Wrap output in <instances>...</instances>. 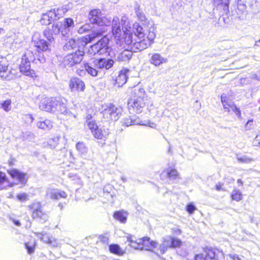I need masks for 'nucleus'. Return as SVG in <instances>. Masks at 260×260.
I'll return each mask as SVG.
<instances>
[{"label": "nucleus", "instance_id": "5", "mask_svg": "<svg viewBox=\"0 0 260 260\" xmlns=\"http://www.w3.org/2000/svg\"><path fill=\"white\" fill-rule=\"evenodd\" d=\"M68 11V9L64 7L52 9L42 15L40 22L42 25H49L62 17Z\"/></svg>", "mask_w": 260, "mask_h": 260}, {"label": "nucleus", "instance_id": "34", "mask_svg": "<svg viewBox=\"0 0 260 260\" xmlns=\"http://www.w3.org/2000/svg\"><path fill=\"white\" fill-rule=\"evenodd\" d=\"M37 126L42 129L47 130L51 128V125L48 121H39L37 123Z\"/></svg>", "mask_w": 260, "mask_h": 260}, {"label": "nucleus", "instance_id": "19", "mask_svg": "<svg viewBox=\"0 0 260 260\" xmlns=\"http://www.w3.org/2000/svg\"><path fill=\"white\" fill-rule=\"evenodd\" d=\"M49 42L44 39H40L35 41V47L38 53L50 51L51 50V43L54 41V38L48 39Z\"/></svg>", "mask_w": 260, "mask_h": 260}, {"label": "nucleus", "instance_id": "60", "mask_svg": "<svg viewBox=\"0 0 260 260\" xmlns=\"http://www.w3.org/2000/svg\"><path fill=\"white\" fill-rule=\"evenodd\" d=\"M10 165H12V162H10Z\"/></svg>", "mask_w": 260, "mask_h": 260}, {"label": "nucleus", "instance_id": "25", "mask_svg": "<svg viewBox=\"0 0 260 260\" xmlns=\"http://www.w3.org/2000/svg\"><path fill=\"white\" fill-rule=\"evenodd\" d=\"M128 213L124 210L115 211L113 214V217L120 222L125 223L127 218Z\"/></svg>", "mask_w": 260, "mask_h": 260}, {"label": "nucleus", "instance_id": "53", "mask_svg": "<svg viewBox=\"0 0 260 260\" xmlns=\"http://www.w3.org/2000/svg\"><path fill=\"white\" fill-rule=\"evenodd\" d=\"M0 179H6L5 174L1 171H0Z\"/></svg>", "mask_w": 260, "mask_h": 260}, {"label": "nucleus", "instance_id": "22", "mask_svg": "<svg viewBox=\"0 0 260 260\" xmlns=\"http://www.w3.org/2000/svg\"><path fill=\"white\" fill-rule=\"evenodd\" d=\"M114 61L112 59L100 58L95 63L96 67L100 69L108 70L112 67Z\"/></svg>", "mask_w": 260, "mask_h": 260}, {"label": "nucleus", "instance_id": "14", "mask_svg": "<svg viewBox=\"0 0 260 260\" xmlns=\"http://www.w3.org/2000/svg\"><path fill=\"white\" fill-rule=\"evenodd\" d=\"M84 55V52L79 50L74 53L68 54L64 58V63L69 67H73L81 62Z\"/></svg>", "mask_w": 260, "mask_h": 260}, {"label": "nucleus", "instance_id": "24", "mask_svg": "<svg viewBox=\"0 0 260 260\" xmlns=\"http://www.w3.org/2000/svg\"><path fill=\"white\" fill-rule=\"evenodd\" d=\"M167 61V59L162 57L159 53L153 54L150 58V63L155 66H158Z\"/></svg>", "mask_w": 260, "mask_h": 260}, {"label": "nucleus", "instance_id": "29", "mask_svg": "<svg viewBox=\"0 0 260 260\" xmlns=\"http://www.w3.org/2000/svg\"><path fill=\"white\" fill-rule=\"evenodd\" d=\"M131 57V54L128 50H125L121 52L118 56V59L120 61L129 60Z\"/></svg>", "mask_w": 260, "mask_h": 260}, {"label": "nucleus", "instance_id": "51", "mask_svg": "<svg viewBox=\"0 0 260 260\" xmlns=\"http://www.w3.org/2000/svg\"><path fill=\"white\" fill-rule=\"evenodd\" d=\"M238 159L240 161H242V162H248V161H249L250 160V159L249 158H238Z\"/></svg>", "mask_w": 260, "mask_h": 260}, {"label": "nucleus", "instance_id": "26", "mask_svg": "<svg viewBox=\"0 0 260 260\" xmlns=\"http://www.w3.org/2000/svg\"><path fill=\"white\" fill-rule=\"evenodd\" d=\"M17 182L12 183L10 180H0V189H6L8 187H12L14 184L20 182L21 184H25L27 180H15Z\"/></svg>", "mask_w": 260, "mask_h": 260}, {"label": "nucleus", "instance_id": "42", "mask_svg": "<svg viewBox=\"0 0 260 260\" xmlns=\"http://www.w3.org/2000/svg\"><path fill=\"white\" fill-rule=\"evenodd\" d=\"M9 219L12 221L13 222V223L17 225V226H20L21 225V223L19 221V220H17V219H16L15 218H14L13 217V215H9L8 216Z\"/></svg>", "mask_w": 260, "mask_h": 260}, {"label": "nucleus", "instance_id": "50", "mask_svg": "<svg viewBox=\"0 0 260 260\" xmlns=\"http://www.w3.org/2000/svg\"><path fill=\"white\" fill-rule=\"evenodd\" d=\"M134 239V237L132 236H128L127 237V241H128L130 244H132V242H134L136 240Z\"/></svg>", "mask_w": 260, "mask_h": 260}, {"label": "nucleus", "instance_id": "37", "mask_svg": "<svg viewBox=\"0 0 260 260\" xmlns=\"http://www.w3.org/2000/svg\"><path fill=\"white\" fill-rule=\"evenodd\" d=\"M45 147L52 148L56 146L57 143L55 138L49 139L47 142H45Z\"/></svg>", "mask_w": 260, "mask_h": 260}, {"label": "nucleus", "instance_id": "11", "mask_svg": "<svg viewBox=\"0 0 260 260\" xmlns=\"http://www.w3.org/2000/svg\"><path fill=\"white\" fill-rule=\"evenodd\" d=\"M123 108L110 103L104 110V116L111 121L118 120L122 115Z\"/></svg>", "mask_w": 260, "mask_h": 260}, {"label": "nucleus", "instance_id": "21", "mask_svg": "<svg viewBox=\"0 0 260 260\" xmlns=\"http://www.w3.org/2000/svg\"><path fill=\"white\" fill-rule=\"evenodd\" d=\"M129 70L126 68L122 69L119 72L118 75L116 77L115 80V85L117 87H121L127 81V73Z\"/></svg>", "mask_w": 260, "mask_h": 260}, {"label": "nucleus", "instance_id": "27", "mask_svg": "<svg viewBox=\"0 0 260 260\" xmlns=\"http://www.w3.org/2000/svg\"><path fill=\"white\" fill-rule=\"evenodd\" d=\"M109 250L111 253L122 255L124 252L122 250L120 246L117 244H111L109 246Z\"/></svg>", "mask_w": 260, "mask_h": 260}, {"label": "nucleus", "instance_id": "4", "mask_svg": "<svg viewBox=\"0 0 260 260\" xmlns=\"http://www.w3.org/2000/svg\"><path fill=\"white\" fill-rule=\"evenodd\" d=\"M104 32L105 31L103 30L92 31L90 34L77 39H70L69 41V45L72 49L77 48L78 50L84 52V48L88 43L102 36Z\"/></svg>", "mask_w": 260, "mask_h": 260}, {"label": "nucleus", "instance_id": "39", "mask_svg": "<svg viewBox=\"0 0 260 260\" xmlns=\"http://www.w3.org/2000/svg\"><path fill=\"white\" fill-rule=\"evenodd\" d=\"M25 247L28 254H31L34 252L35 246L30 242L25 243Z\"/></svg>", "mask_w": 260, "mask_h": 260}, {"label": "nucleus", "instance_id": "32", "mask_svg": "<svg viewBox=\"0 0 260 260\" xmlns=\"http://www.w3.org/2000/svg\"><path fill=\"white\" fill-rule=\"evenodd\" d=\"M83 67L86 71L91 76L95 77L98 75V72L95 69L90 66L88 63H85L83 65Z\"/></svg>", "mask_w": 260, "mask_h": 260}, {"label": "nucleus", "instance_id": "2", "mask_svg": "<svg viewBox=\"0 0 260 260\" xmlns=\"http://www.w3.org/2000/svg\"><path fill=\"white\" fill-rule=\"evenodd\" d=\"M149 103L150 99L143 89H135L127 100V109L131 114H140L149 105Z\"/></svg>", "mask_w": 260, "mask_h": 260}, {"label": "nucleus", "instance_id": "35", "mask_svg": "<svg viewBox=\"0 0 260 260\" xmlns=\"http://www.w3.org/2000/svg\"><path fill=\"white\" fill-rule=\"evenodd\" d=\"M12 101L11 99H7L1 103V107L6 112L11 109Z\"/></svg>", "mask_w": 260, "mask_h": 260}, {"label": "nucleus", "instance_id": "55", "mask_svg": "<svg viewBox=\"0 0 260 260\" xmlns=\"http://www.w3.org/2000/svg\"><path fill=\"white\" fill-rule=\"evenodd\" d=\"M107 188H111V186H105L104 188H103V190H104V191L105 192V191H107L108 192V189Z\"/></svg>", "mask_w": 260, "mask_h": 260}, {"label": "nucleus", "instance_id": "49", "mask_svg": "<svg viewBox=\"0 0 260 260\" xmlns=\"http://www.w3.org/2000/svg\"><path fill=\"white\" fill-rule=\"evenodd\" d=\"M45 238H44V239H42L41 241L48 244V241H47V238H48L49 239H51V237L52 236H49V235L47 234L46 233H45Z\"/></svg>", "mask_w": 260, "mask_h": 260}, {"label": "nucleus", "instance_id": "15", "mask_svg": "<svg viewBox=\"0 0 260 260\" xmlns=\"http://www.w3.org/2000/svg\"><path fill=\"white\" fill-rule=\"evenodd\" d=\"M109 42V38L106 35L102 37L95 43L91 45L87 53L92 56L103 49H107Z\"/></svg>", "mask_w": 260, "mask_h": 260}, {"label": "nucleus", "instance_id": "23", "mask_svg": "<svg viewBox=\"0 0 260 260\" xmlns=\"http://www.w3.org/2000/svg\"><path fill=\"white\" fill-rule=\"evenodd\" d=\"M47 194L51 199L54 200L66 198L67 196V193L64 191L57 189L48 190Z\"/></svg>", "mask_w": 260, "mask_h": 260}, {"label": "nucleus", "instance_id": "28", "mask_svg": "<svg viewBox=\"0 0 260 260\" xmlns=\"http://www.w3.org/2000/svg\"><path fill=\"white\" fill-rule=\"evenodd\" d=\"M8 172L11 177L15 179H24L25 174L17 169L8 170Z\"/></svg>", "mask_w": 260, "mask_h": 260}, {"label": "nucleus", "instance_id": "48", "mask_svg": "<svg viewBox=\"0 0 260 260\" xmlns=\"http://www.w3.org/2000/svg\"><path fill=\"white\" fill-rule=\"evenodd\" d=\"M215 188L217 191L224 190L223 188L222 187V185L220 183L216 184L215 185Z\"/></svg>", "mask_w": 260, "mask_h": 260}, {"label": "nucleus", "instance_id": "54", "mask_svg": "<svg viewBox=\"0 0 260 260\" xmlns=\"http://www.w3.org/2000/svg\"><path fill=\"white\" fill-rule=\"evenodd\" d=\"M255 45L260 47V39L255 42Z\"/></svg>", "mask_w": 260, "mask_h": 260}, {"label": "nucleus", "instance_id": "6", "mask_svg": "<svg viewBox=\"0 0 260 260\" xmlns=\"http://www.w3.org/2000/svg\"><path fill=\"white\" fill-rule=\"evenodd\" d=\"M86 119L87 125L94 138L103 141H106L109 135L108 129L99 127L96 123L95 121L92 119V116L90 114L88 115Z\"/></svg>", "mask_w": 260, "mask_h": 260}, {"label": "nucleus", "instance_id": "17", "mask_svg": "<svg viewBox=\"0 0 260 260\" xmlns=\"http://www.w3.org/2000/svg\"><path fill=\"white\" fill-rule=\"evenodd\" d=\"M74 26V21L71 18H66L62 23H54L52 26V29L55 33L58 34L69 30L70 28Z\"/></svg>", "mask_w": 260, "mask_h": 260}, {"label": "nucleus", "instance_id": "10", "mask_svg": "<svg viewBox=\"0 0 260 260\" xmlns=\"http://www.w3.org/2000/svg\"><path fill=\"white\" fill-rule=\"evenodd\" d=\"M63 100L64 99L61 97L46 98L42 102L40 107L42 110L45 111L52 112L54 109L64 104Z\"/></svg>", "mask_w": 260, "mask_h": 260}, {"label": "nucleus", "instance_id": "7", "mask_svg": "<svg viewBox=\"0 0 260 260\" xmlns=\"http://www.w3.org/2000/svg\"><path fill=\"white\" fill-rule=\"evenodd\" d=\"M88 20L91 24L102 26H107L110 23V20L103 16L102 12L99 9H93L89 11Z\"/></svg>", "mask_w": 260, "mask_h": 260}, {"label": "nucleus", "instance_id": "36", "mask_svg": "<svg viewBox=\"0 0 260 260\" xmlns=\"http://www.w3.org/2000/svg\"><path fill=\"white\" fill-rule=\"evenodd\" d=\"M167 174L169 178L176 179L179 177V174L177 171L174 168H170L167 171Z\"/></svg>", "mask_w": 260, "mask_h": 260}, {"label": "nucleus", "instance_id": "56", "mask_svg": "<svg viewBox=\"0 0 260 260\" xmlns=\"http://www.w3.org/2000/svg\"><path fill=\"white\" fill-rule=\"evenodd\" d=\"M238 183L239 185H243V182L242 180H238Z\"/></svg>", "mask_w": 260, "mask_h": 260}, {"label": "nucleus", "instance_id": "59", "mask_svg": "<svg viewBox=\"0 0 260 260\" xmlns=\"http://www.w3.org/2000/svg\"><path fill=\"white\" fill-rule=\"evenodd\" d=\"M252 120H248V121L247 122V123H248L249 122H252Z\"/></svg>", "mask_w": 260, "mask_h": 260}, {"label": "nucleus", "instance_id": "45", "mask_svg": "<svg viewBox=\"0 0 260 260\" xmlns=\"http://www.w3.org/2000/svg\"><path fill=\"white\" fill-rule=\"evenodd\" d=\"M123 123L124 125L128 126L133 124V121L129 118H125L123 121Z\"/></svg>", "mask_w": 260, "mask_h": 260}, {"label": "nucleus", "instance_id": "9", "mask_svg": "<svg viewBox=\"0 0 260 260\" xmlns=\"http://www.w3.org/2000/svg\"><path fill=\"white\" fill-rule=\"evenodd\" d=\"M220 100L222 105L224 111L228 114H231L234 113L238 117H241V111L234 102H232L229 96L225 94H222L220 96Z\"/></svg>", "mask_w": 260, "mask_h": 260}, {"label": "nucleus", "instance_id": "3", "mask_svg": "<svg viewBox=\"0 0 260 260\" xmlns=\"http://www.w3.org/2000/svg\"><path fill=\"white\" fill-rule=\"evenodd\" d=\"M34 60L35 53L32 50L27 49L21 57L18 67L19 72L23 75L31 79L33 81L39 78L38 71L30 67V62Z\"/></svg>", "mask_w": 260, "mask_h": 260}, {"label": "nucleus", "instance_id": "58", "mask_svg": "<svg viewBox=\"0 0 260 260\" xmlns=\"http://www.w3.org/2000/svg\"><path fill=\"white\" fill-rule=\"evenodd\" d=\"M59 206L60 207V208L61 209L63 207L62 205L61 204V203H59Z\"/></svg>", "mask_w": 260, "mask_h": 260}, {"label": "nucleus", "instance_id": "18", "mask_svg": "<svg viewBox=\"0 0 260 260\" xmlns=\"http://www.w3.org/2000/svg\"><path fill=\"white\" fill-rule=\"evenodd\" d=\"M181 241L176 238L167 237L164 239L163 243L160 245L159 248L162 254L164 253L168 248H176L181 245Z\"/></svg>", "mask_w": 260, "mask_h": 260}, {"label": "nucleus", "instance_id": "1", "mask_svg": "<svg viewBox=\"0 0 260 260\" xmlns=\"http://www.w3.org/2000/svg\"><path fill=\"white\" fill-rule=\"evenodd\" d=\"M124 17L120 20L115 17L112 20L111 33L115 42L137 52L150 47L154 43L156 34L149 23L135 22L132 26L122 29L120 23L124 24Z\"/></svg>", "mask_w": 260, "mask_h": 260}, {"label": "nucleus", "instance_id": "31", "mask_svg": "<svg viewBox=\"0 0 260 260\" xmlns=\"http://www.w3.org/2000/svg\"><path fill=\"white\" fill-rule=\"evenodd\" d=\"M231 197L233 200L239 202L242 200L243 195L239 190L234 189L231 194Z\"/></svg>", "mask_w": 260, "mask_h": 260}, {"label": "nucleus", "instance_id": "40", "mask_svg": "<svg viewBox=\"0 0 260 260\" xmlns=\"http://www.w3.org/2000/svg\"><path fill=\"white\" fill-rule=\"evenodd\" d=\"M47 241H48V244L52 245L53 247H57L58 243L57 240L51 236V239L47 238Z\"/></svg>", "mask_w": 260, "mask_h": 260}, {"label": "nucleus", "instance_id": "57", "mask_svg": "<svg viewBox=\"0 0 260 260\" xmlns=\"http://www.w3.org/2000/svg\"><path fill=\"white\" fill-rule=\"evenodd\" d=\"M83 71L82 70H80V69H78L77 70V73H78V74L79 75H81V72Z\"/></svg>", "mask_w": 260, "mask_h": 260}, {"label": "nucleus", "instance_id": "12", "mask_svg": "<svg viewBox=\"0 0 260 260\" xmlns=\"http://www.w3.org/2000/svg\"><path fill=\"white\" fill-rule=\"evenodd\" d=\"M129 245L135 249L143 250L145 249L148 250H149L148 248L156 247L157 243L155 241H151L148 237H144L132 242Z\"/></svg>", "mask_w": 260, "mask_h": 260}, {"label": "nucleus", "instance_id": "46", "mask_svg": "<svg viewBox=\"0 0 260 260\" xmlns=\"http://www.w3.org/2000/svg\"><path fill=\"white\" fill-rule=\"evenodd\" d=\"M35 235L40 239L41 241L42 239H44V238H45V233H35Z\"/></svg>", "mask_w": 260, "mask_h": 260}, {"label": "nucleus", "instance_id": "43", "mask_svg": "<svg viewBox=\"0 0 260 260\" xmlns=\"http://www.w3.org/2000/svg\"><path fill=\"white\" fill-rule=\"evenodd\" d=\"M253 145L255 146L260 147V133L255 137L253 140Z\"/></svg>", "mask_w": 260, "mask_h": 260}, {"label": "nucleus", "instance_id": "52", "mask_svg": "<svg viewBox=\"0 0 260 260\" xmlns=\"http://www.w3.org/2000/svg\"><path fill=\"white\" fill-rule=\"evenodd\" d=\"M24 116L26 118H30L31 122L32 121L33 118H32V116L31 115H30V114L25 115Z\"/></svg>", "mask_w": 260, "mask_h": 260}, {"label": "nucleus", "instance_id": "33", "mask_svg": "<svg viewBox=\"0 0 260 260\" xmlns=\"http://www.w3.org/2000/svg\"><path fill=\"white\" fill-rule=\"evenodd\" d=\"M213 4L217 9L221 7L223 10H228V4L224 3L222 0H213Z\"/></svg>", "mask_w": 260, "mask_h": 260}, {"label": "nucleus", "instance_id": "20", "mask_svg": "<svg viewBox=\"0 0 260 260\" xmlns=\"http://www.w3.org/2000/svg\"><path fill=\"white\" fill-rule=\"evenodd\" d=\"M12 74V71L9 69V64L6 59L3 57H0V79L3 80L10 79Z\"/></svg>", "mask_w": 260, "mask_h": 260}, {"label": "nucleus", "instance_id": "13", "mask_svg": "<svg viewBox=\"0 0 260 260\" xmlns=\"http://www.w3.org/2000/svg\"><path fill=\"white\" fill-rule=\"evenodd\" d=\"M194 260H225L224 255L222 251H218L217 253L213 249H209L205 251V253L197 254Z\"/></svg>", "mask_w": 260, "mask_h": 260}, {"label": "nucleus", "instance_id": "38", "mask_svg": "<svg viewBox=\"0 0 260 260\" xmlns=\"http://www.w3.org/2000/svg\"><path fill=\"white\" fill-rule=\"evenodd\" d=\"M186 211L189 214H192L197 209L193 202L188 203L186 206Z\"/></svg>", "mask_w": 260, "mask_h": 260}, {"label": "nucleus", "instance_id": "47", "mask_svg": "<svg viewBox=\"0 0 260 260\" xmlns=\"http://www.w3.org/2000/svg\"><path fill=\"white\" fill-rule=\"evenodd\" d=\"M230 257L233 260H241V259L239 257V256L237 254H230Z\"/></svg>", "mask_w": 260, "mask_h": 260}, {"label": "nucleus", "instance_id": "44", "mask_svg": "<svg viewBox=\"0 0 260 260\" xmlns=\"http://www.w3.org/2000/svg\"><path fill=\"white\" fill-rule=\"evenodd\" d=\"M17 199L20 201H25L27 199V196L25 193L18 194L17 196Z\"/></svg>", "mask_w": 260, "mask_h": 260}, {"label": "nucleus", "instance_id": "16", "mask_svg": "<svg viewBox=\"0 0 260 260\" xmlns=\"http://www.w3.org/2000/svg\"><path fill=\"white\" fill-rule=\"evenodd\" d=\"M69 88L72 92H84L86 89V84L81 78L72 77L69 82Z\"/></svg>", "mask_w": 260, "mask_h": 260}, {"label": "nucleus", "instance_id": "41", "mask_svg": "<svg viewBox=\"0 0 260 260\" xmlns=\"http://www.w3.org/2000/svg\"><path fill=\"white\" fill-rule=\"evenodd\" d=\"M98 239H99L100 241L103 244H108V241H109V238L103 235H100L99 236Z\"/></svg>", "mask_w": 260, "mask_h": 260}, {"label": "nucleus", "instance_id": "30", "mask_svg": "<svg viewBox=\"0 0 260 260\" xmlns=\"http://www.w3.org/2000/svg\"><path fill=\"white\" fill-rule=\"evenodd\" d=\"M76 148L77 151L81 154H84L87 152V147H86L85 143L83 142H78L76 143Z\"/></svg>", "mask_w": 260, "mask_h": 260}, {"label": "nucleus", "instance_id": "8", "mask_svg": "<svg viewBox=\"0 0 260 260\" xmlns=\"http://www.w3.org/2000/svg\"><path fill=\"white\" fill-rule=\"evenodd\" d=\"M31 213L32 218L41 223H44L48 220V214L42 210V206L40 202H35L28 206Z\"/></svg>", "mask_w": 260, "mask_h": 260}]
</instances>
